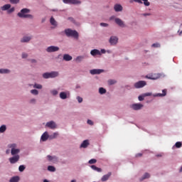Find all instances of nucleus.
Wrapping results in <instances>:
<instances>
[{
  "label": "nucleus",
  "mask_w": 182,
  "mask_h": 182,
  "mask_svg": "<svg viewBox=\"0 0 182 182\" xmlns=\"http://www.w3.org/2000/svg\"><path fill=\"white\" fill-rule=\"evenodd\" d=\"M114 21L121 28H124V22L123 21H122V19H120L119 18H116L114 19Z\"/></svg>",
  "instance_id": "nucleus-8"
},
{
  "label": "nucleus",
  "mask_w": 182,
  "mask_h": 182,
  "mask_svg": "<svg viewBox=\"0 0 182 182\" xmlns=\"http://www.w3.org/2000/svg\"><path fill=\"white\" fill-rule=\"evenodd\" d=\"M9 161L11 164H15L19 161V155L14 156L13 157L9 158Z\"/></svg>",
  "instance_id": "nucleus-7"
},
{
  "label": "nucleus",
  "mask_w": 182,
  "mask_h": 182,
  "mask_svg": "<svg viewBox=\"0 0 182 182\" xmlns=\"http://www.w3.org/2000/svg\"><path fill=\"white\" fill-rule=\"evenodd\" d=\"M46 126L50 129H56V124L53 121L47 122Z\"/></svg>",
  "instance_id": "nucleus-12"
},
{
  "label": "nucleus",
  "mask_w": 182,
  "mask_h": 182,
  "mask_svg": "<svg viewBox=\"0 0 182 182\" xmlns=\"http://www.w3.org/2000/svg\"><path fill=\"white\" fill-rule=\"evenodd\" d=\"M103 72L104 70L100 69H93L90 71L91 75H100Z\"/></svg>",
  "instance_id": "nucleus-10"
},
{
  "label": "nucleus",
  "mask_w": 182,
  "mask_h": 182,
  "mask_svg": "<svg viewBox=\"0 0 182 182\" xmlns=\"http://www.w3.org/2000/svg\"><path fill=\"white\" fill-rule=\"evenodd\" d=\"M100 26H105V27H106V26H109V24H107V23H100Z\"/></svg>",
  "instance_id": "nucleus-52"
},
{
  "label": "nucleus",
  "mask_w": 182,
  "mask_h": 182,
  "mask_svg": "<svg viewBox=\"0 0 182 182\" xmlns=\"http://www.w3.org/2000/svg\"><path fill=\"white\" fill-rule=\"evenodd\" d=\"M144 97H145L144 95H139L138 99H139V102H141V101L144 100Z\"/></svg>",
  "instance_id": "nucleus-46"
},
{
  "label": "nucleus",
  "mask_w": 182,
  "mask_h": 182,
  "mask_svg": "<svg viewBox=\"0 0 182 182\" xmlns=\"http://www.w3.org/2000/svg\"><path fill=\"white\" fill-rule=\"evenodd\" d=\"M25 166H23V165H21L19 167H18V170H19V171H21V172H22V171H23L24 170H25Z\"/></svg>",
  "instance_id": "nucleus-41"
},
{
  "label": "nucleus",
  "mask_w": 182,
  "mask_h": 182,
  "mask_svg": "<svg viewBox=\"0 0 182 182\" xmlns=\"http://www.w3.org/2000/svg\"><path fill=\"white\" fill-rule=\"evenodd\" d=\"M32 38L31 36H24L21 38V42L22 43H28L31 41Z\"/></svg>",
  "instance_id": "nucleus-17"
},
{
  "label": "nucleus",
  "mask_w": 182,
  "mask_h": 182,
  "mask_svg": "<svg viewBox=\"0 0 182 182\" xmlns=\"http://www.w3.org/2000/svg\"><path fill=\"white\" fill-rule=\"evenodd\" d=\"M97 160L96 159H90V161H89V164H96L97 163Z\"/></svg>",
  "instance_id": "nucleus-39"
},
{
  "label": "nucleus",
  "mask_w": 182,
  "mask_h": 182,
  "mask_svg": "<svg viewBox=\"0 0 182 182\" xmlns=\"http://www.w3.org/2000/svg\"><path fill=\"white\" fill-rule=\"evenodd\" d=\"M144 96L146 97V96H151V92H146L144 94Z\"/></svg>",
  "instance_id": "nucleus-53"
},
{
  "label": "nucleus",
  "mask_w": 182,
  "mask_h": 182,
  "mask_svg": "<svg viewBox=\"0 0 182 182\" xmlns=\"http://www.w3.org/2000/svg\"><path fill=\"white\" fill-rule=\"evenodd\" d=\"M92 56H97V55H102V53H100V50H97V49H94L92 50L90 52Z\"/></svg>",
  "instance_id": "nucleus-16"
},
{
  "label": "nucleus",
  "mask_w": 182,
  "mask_h": 182,
  "mask_svg": "<svg viewBox=\"0 0 182 182\" xmlns=\"http://www.w3.org/2000/svg\"><path fill=\"white\" fill-rule=\"evenodd\" d=\"M108 83H109V85H114V83H116V80H108Z\"/></svg>",
  "instance_id": "nucleus-45"
},
{
  "label": "nucleus",
  "mask_w": 182,
  "mask_h": 182,
  "mask_svg": "<svg viewBox=\"0 0 182 182\" xmlns=\"http://www.w3.org/2000/svg\"><path fill=\"white\" fill-rule=\"evenodd\" d=\"M119 41V38L117 36H111L109 38V43L112 45H116Z\"/></svg>",
  "instance_id": "nucleus-9"
},
{
  "label": "nucleus",
  "mask_w": 182,
  "mask_h": 182,
  "mask_svg": "<svg viewBox=\"0 0 182 182\" xmlns=\"http://www.w3.org/2000/svg\"><path fill=\"white\" fill-rule=\"evenodd\" d=\"M72 59H73V58L68 54H65L63 55V60H66V62H69V60H72Z\"/></svg>",
  "instance_id": "nucleus-21"
},
{
  "label": "nucleus",
  "mask_w": 182,
  "mask_h": 182,
  "mask_svg": "<svg viewBox=\"0 0 182 182\" xmlns=\"http://www.w3.org/2000/svg\"><path fill=\"white\" fill-rule=\"evenodd\" d=\"M65 33L66 36H72L73 38H75V39H79V33H77L76 30L68 28L65 30Z\"/></svg>",
  "instance_id": "nucleus-2"
},
{
  "label": "nucleus",
  "mask_w": 182,
  "mask_h": 182,
  "mask_svg": "<svg viewBox=\"0 0 182 182\" xmlns=\"http://www.w3.org/2000/svg\"><path fill=\"white\" fill-rule=\"evenodd\" d=\"M181 146H182V144L181 141H178L175 144V147H176V149H180Z\"/></svg>",
  "instance_id": "nucleus-36"
},
{
  "label": "nucleus",
  "mask_w": 182,
  "mask_h": 182,
  "mask_svg": "<svg viewBox=\"0 0 182 182\" xmlns=\"http://www.w3.org/2000/svg\"><path fill=\"white\" fill-rule=\"evenodd\" d=\"M8 147L9 149H11V154L12 156H16V154H18L19 151H21V150H19L18 149H16V144H9Z\"/></svg>",
  "instance_id": "nucleus-3"
},
{
  "label": "nucleus",
  "mask_w": 182,
  "mask_h": 182,
  "mask_svg": "<svg viewBox=\"0 0 182 182\" xmlns=\"http://www.w3.org/2000/svg\"><path fill=\"white\" fill-rule=\"evenodd\" d=\"M58 136H59V133L55 132V133H53V134L50 136V139L51 140L53 139H56L58 137Z\"/></svg>",
  "instance_id": "nucleus-29"
},
{
  "label": "nucleus",
  "mask_w": 182,
  "mask_h": 182,
  "mask_svg": "<svg viewBox=\"0 0 182 182\" xmlns=\"http://www.w3.org/2000/svg\"><path fill=\"white\" fill-rule=\"evenodd\" d=\"M48 159L49 160V161H52V160L54 159L55 160H56L58 158L56 156H52L50 155H48Z\"/></svg>",
  "instance_id": "nucleus-37"
},
{
  "label": "nucleus",
  "mask_w": 182,
  "mask_h": 182,
  "mask_svg": "<svg viewBox=\"0 0 182 182\" xmlns=\"http://www.w3.org/2000/svg\"><path fill=\"white\" fill-rule=\"evenodd\" d=\"M6 154H9V150H7V151H6Z\"/></svg>",
  "instance_id": "nucleus-61"
},
{
  "label": "nucleus",
  "mask_w": 182,
  "mask_h": 182,
  "mask_svg": "<svg viewBox=\"0 0 182 182\" xmlns=\"http://www.w3.org/2000/svg\"><path fill=\"white\" fill-rule=\"evenodd\" d=\"M43 77L44 79H49V78H50V73H45L44 74H43Z\"/></svg>",
  "instance_id": "nucleus-30"
},
{
  "label": "nucleus",
  "mask_w": 182,
  "mask_h": 182,
  "mask_svg": "<svg viewBox=\"0 0 182 182\" xmlns=\"http://www.w3.org/2000/svg\"><path fill=\"white\" fill-rule=\"evenodd\" d=\"M87 124H90V126H93V122L90 119L87 120Z\"/></svg>",
  "instance_id": "nucleus-51"
},
{
  "label": "nucleus",
  "mask_w": 182,
  "mask_h": 182,
  "mask_svg": "<svg viewBox=\"0 0 182 182\" xmlns=\"http://www.w3.org/2000/svg\"><path fill=\"white\" fill-rule=\"evenodd\" d=\"M3 11H8L9 9H11V4H6L1 8Z\"/></svg>",
  "instance_id": "nucleus-24"
},
{
  "label": "nucleus",
  "mask_w": 182,
  "mask_h": 182,
  "mask_svg": "<svg viewBox=\"0 0 182 182\" xmlns=\"http://www.w3.org/2000/svg\"><path fill=\"white\" fill-rule=\"evenodd\" d=\"M99 93H100V95H105V93H106V89L100 87L99 89Z\"/></svg>",
  "instance_id": "nucleus-33"
},
{
  "label": "nucleus",
  "mask_w": 182,
  "mask_h": 182,
  "mask_svg": "<svg viewBox=\"0 0 182 182\" xmlns=\"http://www.w3.org/2000/svg\"><path fill=\"white\" fill-rule=\"evenodd\" d=\"M31 61V63H36V60L35 59H32Z\"/></svg>",
  "instance_id": "nucleus-58"
},
{
  "label": "nucleus",
  "mask_w": 182,
  "mask_h": 182,
  "mask_svg": "<svg viewBox=\"0 0 182 182\" xmlns=\"http://www.w3.org/2000/svg\"><path fill=\"white\" fill-rule=\"evenodd\" d=\"M6 131V126L2 125L0 127V133H4Z\"/></svg>",
  "instance_id": "nucleus-31"
},
{
  "label": "nucleus",
  "mask_w": 182,
  "mask_h": 182,
  "mask_svg": "<svg viewBox=\"0 0 182 182\" xmlns=\"http://www.w3.org/2000/svg\"><path fill=\"white\" fill-rule=\"evenodd\" d=\"M30 103H36V99H31L30 100Z\"/></svg>",
  "instance_id": "nucleus-55"
},
{
  "label": "nucleus",
  "mask_w": 182,
  "mask_h": 182,
  "mask_svg": "<svg viewBox=\"0 0 182 182\" xmlns=\"http://www.w3.org/2000/svg\"><path fill=\"white\" fill-rule=\"evenodd\" d=\"M31 12V10L28 9H21V12L18 13V16L19 18H28L29 19H32L33 18V15L31 14H29Z\"/></svg>",
  "instance_id": "nucleus-1"
},
{
  "label": "nucleus",
  "mask_w": 182,
  "mask_h": 182,
  "mask_svg": "<svg viewBox=\"0 0 182 182\" xmlns=\"http://www.w3.org/2000/svg\"><path fill=\"white\" fill-rule=\"evenodd\" d=\"M141 156H143L142 154H137L136 155V157H141Z\"/></svg>",
  "instance_id": "nucleus-57"
},
{
  "label": "nucleus",
  "mask_w": 182,
  "mask_h": 182,
  "mask_svg": "<svg viewBox=\"0 0 182 182\" xmlns=\"http://www.w3.org/2000/svg\"><path fill=\"white\" fill-rule=\"evenodd\" d=\"M51 93H52V95L53 96H56V95H58V90H51Z\"/></svg>",
  "instance_id": "nucleus-43"
},
{
  "label": "nucleus",
  "mask_w": 182,
  "mask_h": 182,
  "mask_svg": "<svg viewBox=\"0 0 182 182\" xmlns=\"http://www.w3.org/2000/svg\"><path fill=\"white\" fill-rule=\"evenodd\" d=\"M91 168H92V170H95V171H97L98 173H100V171H102V168H97L95 165L91 166Z\"/></svg>",
  "instance_id": "nucleus-26"
},
{
  "label": "nucleus",
  "mask_w": 182,
  "mask_h": 182,
  "mask_svg": "<svg viewBox=\"0 0 182 182\" xmlns=\"http://www.w3.org/2000/svg\"><path fill=\"white\" fill-rule=\"evenodd\" d=\"M59 50V47L51 46L46 48V52H48V53H52V52H58Z\"/></svg>",
  "instance_id": "nucleus-6"
},
{
  "label": "nucleus",
  "mask_w": 182,
  "mask_h": 182,
  "mask_svg": "<svg viewBox=\"0 0 182 182\" xmlns=\"http://www.w3.org/2000/svg\"><path fill=\"white\" fill-rule=\"evenodd\" d=\"M48 171L55 172V171H56V168H55V166H48Z\"/></svg>",
  "instance_id": "nucleus-27"
},
{
  "label": "nucleus",
  "mask_w": 182,
  "mask_h": 182,
  "mask_svg": "<svg viewBox=\"0 0 182 182\" xmlns=\"http://www.w3.org/2000/svg\"><path fill=\"white\" fill-rule=\"evenodd\" d=\"M150 178V174L149 173H144L142 180H144L146 178Z\"/></svg>",
  "instance_id": "nucleus-38"
},
{
  "label": "nucleus",
  "mask_w": 182,
  "mask_h": 182,
  "mask_svg": "<svg viewBox=\"0 0 182 182\" xmlns=\"http://www.w3.org/2000/svg\"><path fill=\"white\" fill-rule=\"evenodd\" d=\"M77 100L78 101V103H82L83 102V98L77 97Z\"/></svg>",
  "instance_id": "nucleus-47"
},
{
  "label": "nucleus",
  "mask_w": 182,
  "mask_h": 182,
  "mask_svg": "<svg viewBox=\"0 0 182 182\" xmlns=\"http://www.w3.org/2000/svg\"><path fill=\"white\" fill-rule=\"evenodd\" d=\"M15 11V8L12 7L11 9H9L8 14H12Z\"/></svg>",
  "instance_id": "nucleus-49"
},
{
  "label": "nucleus",
  "mask_w": 182,
  "mask_h": 182,
  "mask_svg": "<svg viewBox=\"0 0 182 182\" xmlns=\"http://www.w3.org/2000/svg\"><path fill=\"white\" fill-rule=\"evenodd\" d=\"M114 9L115 12H122V11H123V6L120 4H115L114 6Z\"/></svg>",
  "instance_id": "nucleus-13"
},
{
  "label": "nucleus",
  "mask_w": 182,
  "mask_h": 182,
  "mask_svg": "<svg viewBox=\"0 0 182 182\" xmlns=\"http://www.w3.org/2000/svg\"><path fill=\"white\" fill-rule=\"evenodd\" d=\"M141 107H143V105H141V104H134L132 105V108L134 110H140V109H141Z\"/></svg>",
  "instance_id": "nucleus-15"
},
{
  "label": "nucleus",
  "mask_w": 182,
  "mask_h": 182,
  "mask_svg": "<svg viewBox=\"0 0 182 182\" xmlns=\"http://www.w3.org/2000/svg\"><path fill=\"white\" fill-rule=\"evenodd\" d=\"M49 138H50V136H49V135L48 134V132H44V133L42 134V136H41V140H42V141H46V140H48V139H49Z\"/></svg>",
  "instance_id": "nucleus-18"
},
{
  "label": "nucleus",
  "mask_w": 182,
  "mask_h": 182,
  "mask_svg": "<svg viewBox=\"0 0 182 182\" xmlns=\"http://www.w3.org/2000/svg\"><path fill=\"white\" fill-rule=\"evenodd\" d=\"M141 1H144V4L145 5V6H150V2L149 1V0H141Z\"/></svg>",
  "instance_id": "nucleus-35"
},
{
  "label": "nucleus",
  "mask_w": 182,
  "mask_h": 182,
  "mask_svg": "<svg viewBox=\"0 0 182 182\" xmlns=\"http://www.w3.org/2000/svg\"><path fill=\"white\" fill-rule=\"evenodd\" d=\"M22 58L23 59H26V58H28V55L25 53H22Z\"/></svg>",
  "instance_id": "nucleus-50"
},
{
  "label": "nucleus",
  "mask_w": 182,
  "mask_h": 182,
  "mask_svg": "<svg viewBox=\"0 0 182 182\" xmlns=\"http://www.w3.org/2000/svg\"><path fill=\"white\" fill-rule=\"evenodd\" d=\"M133 1H134V2H137L138 4H143L141 0H133Z\"/></svg>",
  "instance_id": "nucleus-54"
},
{
  "label": "nucleus",
  "mask_w": 182,
  "mask_h": 182,
  "mask_svg": "<svg viewBox=\"0 0 182 182\" xmlns=\"http://www.w3.org/2000/svg\"><path fill=\"white\" fill-rule=\"evenodd\" d=\"M89 146V140H85L82 141V143L80 145L81 149H86Z\"/></svg>",
  "instance_id": "nucleus-19"
},
{
  "label": "nucleus",
  "mask_w": 182,
  "mask_h": 182,
  "mask_svg": "<svg viewBox=\"0 0 182 182\" xmlns=\"http://www.w3.org/2000/svg\"><path fill=\"white\" fill-rule=\"evenodd\" d=\"M31 93L36 96L39 94V92L37 90H31Z\"/></svg>",
  "instance_id": "nucleus-34"
},
{
  "label": "nucleus",
  "mask_w": 182,
  "mask_h": 182,
  "mask_svg": "<svg viewBox=\"0 0 182 182\" xmlns=\"http://www.w3.org/2000/svg\"><path fill=\"white\" fill-rule=\"evenodd\" d=\"M60 97L63 100H65V99H68V97H69V92H61L60 93Z\"/></svg>",
  "instance_id": "nucleus-14"
},
{
  "label": "nucleus",
  "mask_w": 182,
  "mask_h": 182,
  "mask_svg": "<svg viewBox=\"0 0 182 182\" xmlns=\"http://www.w3.org/2000/svg\"><path fill=\"white\" fill-rule=\"evenodd\" d=\"M11 4H19V0H9Z\"/></svg>",
  "instance_id": "nucleus-44"
},
{
  "label": "nucleus",
  "mask_w": 182,
  "mask_h": 182,
  "mask_svg": "<svg viewBox=\"0 0 182 182\" xmlns=\"http://www.w3.org/2000/svg\"><path fill=\"white\" fill-rule=\"evenodd\" d=\"M152 48H160V44L159 43H154L152 44Z\"/></svg>",
  "instance_id": "nucleus-48"
},
{
  "label": "nucleus",
  "mask_w": 182,
  "mask_h": 182,
  "mask_svg": "<svg viewBox=\"0 0 182 182\" xmlns=\"http://www.w3.org/2000/svg\"><path fill=\"white\" fill-rule=\"evenodd\" d=\"M68 19H69V21H71V22H74L73 18L70 17Z\"/></svg>",
  "instance_id": "nucleus-60"
},
{
  "label": "nucleus",
  "mask_w": 182,
  "mask_h": 182,
  "mask_svg": "<svg viewBox=\"0 0 182 182\" xmlns=\"http://www.w3.org/2000/svg\"><path fill=\"white\" fill-rule=\"evenodd\" d=\"M71 182H76V181H75V180H73V181H71Z\"/></svg>",
  "instance_id": "nucleus-64"
},
{
  "label": "nucleus",
  "mask_w": 182,
  "mask_h": 182,
  "mask_svg": "<svg viewBox=\"0 0 182 182\" xmlns=\"http://www.w3.org/2000/svg\"><path fill=\"white\" fill-rule=\"evenodd\" d=\"M146 85H147V82H146V81L141 80L134 84V87L136 89H140L141 87H144Z\"/></svg>",
  "instance_id": "nucleus-5"
},
{
  "label": "nucleus",
  "mask_w": 182,
  "mask_h": 182,
  "mask_svg": "<svg viewBox=\"0 0 182 182\" xmlns=\"http://www.w3.org/2000/svg\"><path fill=\"white\" fill-rule=\"evenodd\" d=\"M101 53H106V50L102 49V50H101Z\"/></svg>",
  "instance_id": "nucleus-59"
},
{
  "label": "nucleus",
  "mask_w": 182,
  "mask_h": 182,
  "mask_svg": "<svg viewBox=\"0 0 182 182\" xmlns=\"http://www.w3.org/2000/svg\"><path fill=\"white\" fill-rule=\"evenodd\" d=\"M110 176H112L111 172H109L107 174L104 175L102 178V181H107V180H109Z\"/></svg>",
  "instance_id": "nucleus-20"
},
{
  "label": "nucleus",
  "mask_w": 182,
  "mask_h": 182,
  "mask_svg": "<svg viewBox=\"0 0 182 182\" xmlns=\"http://www.w3.org/2000/svg\"><path fill=\"white\" fill-rule=\"evenodd\" d=\"M82 60H83V57L82 56H78L75 59L76 62H82Z\"/></svg>",
  "instance_id": "nucleus-40"
},
{
  "label": "nucleus",
  "mask_w": 182,
  "mask_h": 182,
  "mask_svg": "<svg viewBox=\"0 0 182 182\" xmlns=\"http://www.w3.org/2000/svg\"><path fill=\"white\" fill-rule=\"evenodd\" d=\"M161 75L159 73L151 74L149 75H146V79H150L151 80H156V79H160Z\"/></svg>",
  "instance_id": "nucleus-4"
},
{
  "label": "nucleus",
  "mask_w": 182,
  "mask_h": 182,
  "mask_svg": "<svg viewBox=\"0 0 182 182\" xmlns=\"http://www.w3.org/2000/svg\"><path fill=\"white\" fill-rule=\"evenodd\" d=\"M156 157H161V154L156 155Z\"/></svg>",
  "instance_id": "nucleus-62"
},
{
  "label": "nucleus",
  "mask_w": 182,
  "mask_h": 182,
  "mask_svg": "<svg viewBox=\"0 0 182 182\" xmlns=\"http://www.w3.org/2000/svg\"><path fill=\"white\" fill-rule=\"evenodd\" d=\"M19 181V176H14L10 179V182H18Z\"/></svg>",
  "instance_id": "nucleus-28"
},
{
  "label": "nucleus",
  "mask_w": 182,
  "mask_h": 182,
  "mask_svg": "<svg viewBox=\"0 0 182 182\" xmlns=\"http://www.w3.org/2000/svg\"><path fill=\"white\" fill-rule=\"evenodd\" d=\"M58 76H59V73L56 71L50 73V78L58 77Z\"/></svg>",
  "instance_id": "nucleus-22"
},
{
  "label": "nucleus",
  "mask_w": 182,
  "mask_h": 182,
  "mask_svg": "<svg viewBox=\"0 0 182 182\" xmlns=\"http://www.w3.org/2000/svg\"><path fill=\"white\" fill-rule=\"evenodd\" d=\"M50 23L53 26H58V22H56V20L53 17L50 18Z\"/></svg>",
  "instance_id": "nucleus-23"
},
{
  "label": "nucleus",
  "mask_w": 182,
  "mask_h": 182,
  "mask_svg": "<svg viewBox=\"0 0 182 182\" xmlns=\"http://www.w3.org/2000/svg\"><path fill=\"white\" fill-rule=\"evenodd\" d=\"M43 182H49V181H48V180L45 179V180L43 181Z\"/></svg>",
  "instance_id": "nucleus-63"
},
{
  "label": "nucleus",
  "mask_w": 182,
  "mask_h": 182,
  "mask_svg": "<svg viewBox=\"0 0 182 182\" xmlns=\"http://www.w3.org/2000/svg\"><path fill=\"white\" fill-rule=\"evenodd\" d=\"M64 4H80V1L79 0H63Z\"/></svg>",
  "instance_id": "nucleus-11"
},
{
  "label": "nucleus",
  "mask_w": 182,
  "mask_h": 182,
  "mask_svg": "<svg viewBox=\"0 0 182 182\" xmlns=\"http://www.w3.org/2000/svg\"><path fill=\"white\" fill-rule=\"evenodd\" d=\"M150 15H151V14H143L144 16H150Z\"/></svg>",
  "instance_id": "nucleus-56"
},
{
  "label": "nucleus",
  "mask_w": 182,
  "mask_h": 182,
  "mask_svg": "<svg viewBox=\"0 0 182 182\" xmlns=\"http://www.w3.org/2000/svg\"><path fill=\"white\" fill-rule=\"evenodd\" d=\"M11 71L8 69H0V73H9Z\"/></svg>",
  "instance_id": "nucleus-32"
},
{
  "label": "nucleus",
  "mask_w": 182,
  "mask_h": 182,
  "mask_svg": "<svg viewBox=\"0 0 182 182\" xmlns=\"http://www.w3.org/2000/svg\"><path fill=\"white\" fill-rule=\"evenodd\" d=\"M166 95H167V90H162V94L161 93H159L156 96H159V97H163L166 96Z\"/></svg>",
  "instance_id": "nucleus-25"
},
{
  "label": "nucleus",
  "mask_w": 182,
  "mask_h": 182,
  "mask_svg": "<svg viewBox=\"0 0 182 182\" xmlns=\"http://www.w3.org/2000/svg\"><path fill=\"white\" fill-rule=\"evenodd\" d=\"M33 87H35L36 89H42V85H41L39 84H35L33 85Z\"/></svg>",
  "instance_id": "nucleus-42"
}]
</instances>
